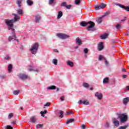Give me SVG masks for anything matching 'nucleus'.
Wrapping results in <instances>:
<instances>
[{"label": "nucleus", "mask_w": 129, "mask_h": 129, "mask_svg": "<svg viewBox=\"0 0 129 129\" xmlns=\"http://www.w3.org/2000/svg\"><path fill=\"white\" fill-rule=\"evenodd\" d=\"M13 15L15 16L14 19H5V22L6 25L8 26V30H12V33L15 35V29L13 28H14V23L18 22L20 18L19 15H16V14H13Z\"/></svg>", "instance_id": "f257e3e1"}, {"label": "nucleus", "mask_w": 129, "mask_h": 129, "mask_svg": "<svg viewBox=\"0 0 129 129\" xmlns=\"http://www.w3.org/2000/svg\"><path fill=\"white\" fill-rule=\"evenodd\" d=\"M118 118H120V122L121 123H124V122H126L127 121V115L125 113L123 114H119Z\"/></svg>", "instance_id": "f03ea898"}, {"label": "nucleus", "mask_w": 129, "mask_h": 129, "mask_svg": "<svg viewBox=\"0 0 129 129\" xmlns=\"http://www.w3.org/2000/svg\"><path fill=\"white\" fill-rule=\"evenodd\" d=\"M38 48H39V44H38V43L36 42L32 45L31 48H30V49L32 54H34V55L37 54Z\"/></svg>", "instance_id": "7ed1b4c3"}, {"label": "nucleus", "mask_w": 129, "mask_h": 129, "mask_svg": "<svg viewBox=\"0 0 129 129\" xmlns=\"http://www.w3.org/2000/svg\"><path fill=\"white\" fill-rule=\"evenodd\" d=\"M95 26V23L92 21L88 22V27H87V30L88 31H95V29L93 28Z\"/></svg>", "instance_id": "20e7f679"}, {"label": "nucleus", "mask_w": 129, "mask_h": 129, "mask_svg": "<svg viewBox=\"0 0 129 129\" xmlns=\"http://www.w3.org/2000/svg\"><path fill=\"white\" fill-rule=\"evenodd\" d=\"M56 36L59 38V39H61L62 40H64V39H67L70 38V36L68 35L64 34L62 33H57Z\"/></svg>", "instance_id": "39448f33"}, {"label": "nucleus", "mask_w": 129, "mask_h": 129, "mask_svg": "<svg viewBox=\"0 0 129 129\" xmlns=\"http://www.w3.org/2000/svg\"><path fill=\"white\" fill-rule=\"evenodd\" d=\"M19 78L20 79H22V80H26V79H30V77L25 74H20L19 75Z\"/></svg>", "instance_id": "423d86ee"}, {"label": "nucleus", "mask_w": 129, "mask_h": 129, "mask_svg": "<svg viewBox=\"0 0 129 129\" xmlns=\"http://www.w3.org/2000/svg\"><path fill=\"white\" fill-rule=\"evenodd\" d=\"M106 6H107L106 4H105L104 3H102L100 5L96 6L95 10H96L97 11L98 10H101V9H104V8H105L106 7Z\"/></svg>", "instance_id": "0eeeda50"}, {"label": "nucleus", "mask_w": 129, "mask_h": 129, "mask_svg": "<svg viewBox=\"0 0 129 129\" xmlns=\"http://www.w3.org/2000/svg\"><path fill=\"white\" fill-rule=\"evenodd\" d=\"M116 6H118V7H119V8H121V9H124L125 11L126 12H129V7L128 6H124V5L119 4H115Z\"/></svg>", "instance_id": "6e6552de"}, {"label": "nucleus", "mask_w": 129, "mask_h": 129, "mask_svg": "<svg viewBox=\"0 0 129 129\" xmlns=\"http://www.w3.org/2000/svg\"><path fill=\"white\" fill-rule=\"evenodd\" d=\"M104 46L103 45V42H100L98 45V51H101L103 50Z\"/></svg>", "instance_id": "1a4fd4ad"}, {"label": "nucleus", "mask_w": 129, "mask_h": 129, "mask_svg": "<svg viewBox=\"0 0 129 129\" xmlns=\"http://www.w3.org/2000/svg\"><path fill=\"white\" fill-rule=\"evenodd\" d=\"M30 122L32 123H36L38 120V118L36 117L35 116H33L30 118Z\"/></svg>", "instance_id": "9d476101"}, {"label": "nucleus", "mask_w": 129, "mask_h": 129, "mask_svg": "<svg viewBox=\"0 0 129 129\" xmlns=\"http://www.w3.org/2000/svg\"><path fill=\"white\" fill-rule=\"evenodd\" d=\"M112 120L113 121V123L115 126H119V121L115 119V118H112Z\"/></svg>", "instance_id": "9b49d317"}, {"label": "nucleus", "mask_w": 129, "mask_h": 129, "mask_svg": "<svg viewBox=\"0 0 129 129\" xmlns=\"http://www.w3.org/2000/svg\"><path fill=\"white\" fill-rule=\"evenodd\" d=\"M95 96L97 97V99H99V100H101V99L103 97V96L102 95V93H99L98 92H96L95 93Z\"/></svg>", "instance_id": "f8f14e48"}, {"label": "nucleus", "mask_w": 129, "mask_h": 129, "mask_svg": "<svg viewBox=\"0 0 129 129\" xmlns=\"http://www.w3.org/2000/svg\"><path fill=\"white\" fill-rule=\"evenodd\" d=\"M76 44H78L79 46H81V45H82V41L81 40L79 37H77L76 39Z\"/></svg>", "instance_id": "ddd939ff"}, {"label": "nucleus", "mask_w": 129, "mask_h": 129, "mask_svg": "<svg viewBox=\"0 0 129 129\" xmlns=\"http://www.w3.org/2000/svg\"><path fill=\"white\" fill-rule=\"evenodd\" d=\"M13 37H14V38H13V37H12V36L9 37V38H8L9 42H11V40H13V39H15V40H16V41H17V42H19V39H16L17 38L16 34H13Z\"/></svg>", "instance_id": "4468645a"}, {"label": "nucleus", "mask_w": 129, "mask_h": 129, "mask_svg": "<svg viewBox=\"0 0 129 129\" xmlns=\"http://www.w3.org/2000/svg\"><path fill=\"white\" fill-rule=\"evenodd\" d=\"M40 20H41V16H40V15L37 14L35 16V22L36 23H39Z\"/></svg>", "instance_id": "2eb2a0df"}, {"label": "nucleus", "mask_w": 129, "mask_h": 129, "mask_svg": "<svg viewBox=\"0 0 129 129\" xmlns=\"http://www.w3.org/2000/svg\"><path fill=\"white\" fill-rule=\"evenodd\" d=\"M102 19H103V16L97 18L96 19L97 23H98V24H101V23H102Z\"/></svg>", "instance_id": "dca6fc26"}, {"label": "nucleus", "mask_w": 129, "mask_h": 129, "mask_svg": "<svg viewBox=\"0 0 129 129\" xmlns=\"http://www.w3.org/2000/svg\"><path fill=\"white\" fill-rule=\"evenodd\" d=\"M80 25L82 27H86V26H88V22L82 21L81 22Z\"/></svg>", "instance_id": "f3484780"}, {"label": "nucleus", "mask_w": 129, "mask_h": 129, "mask_svg": "<svg viewBox=\"0 0 129 129\" xmlns=\"http://www.w3.org/2000/svg\"><path fill=\"white\" fill-rule=\"evenodd\" d=\"M129 102V97L124 98L123 99V103L126 105V103Z\"/></svg>", "instance_id": "a211bd4d"}, {"label": "nucleus", "mask_w": 129, "mask_h": 129, "mask_svg": "<svg viewBox=\"0 0 129 129\" xmlns=\"http://www.w3.org/2000/svg\"><path fill=\"white\" fill-rule=\"evenodd\" d=\"M67 65H68V66H70V67H73L74 66V63H73V61H70L68 60L67 62Z\"/></svg>", "instance_id": "6ab92c4d"}, {"label": "nucleus", "mask_w": 129, "mask_h": 129, "mask_svg": "<svg viewBox=\"0 0 129 129\" xmlns=\"http://www.w3.org/2000/svg\"><path fill=\"white\" fill-rule=\"evenodd\" d=\"M107 36H108V34L107 33H104V34L101 35V39L102 40H105L106 38H107Z\"/></svg>", "instance_id": "aec40b11"}, {"label": "nucleus", "mask_w": 129, "mask_h": 129, "mask_svg": "<svg viewBox=\"0 0 129 129\" xmlns=\"http://www.w3.org/2000/svg\"><path fill=\"white\" fill-rule=\"evenodd\" d=\"M23 0H17L16 4L18 5L19 8H21L22 7V3Z\"/></svg>", "instance_id": "412c9836"}, {"label": "nucleus", "mask_w": 129, "mask_h": 129, "mask_svg": "<svg viewBox=\"0 0 129 129\" xmlns=\"http://www.w3.org/2000/svg\"><path fill=\"white\" fill-rule=\"evenodd\" d=\"M75 119L74 118L70 119L66 121L67 124H69V123H71L72 122H74Z\"/></svg>", "instance_id": "4be33fe9"}, {"label": "nucleus", "mask_w": 129, "mask_h": 129, "mask_svg": "<svg viewBox=\"0 0 129 129\" xmlns=\"http://www.w3.org/2000/svg\"><path fill=\"white\" fill-rule=\"evenodd\" d=\"M63 16V13L62 11H59L58 13L57 19H61V17Z\"/></svg>", "instance_id": "5701e85b"}, {"label": "nucleus", "mask_w": 129, "mask_h": 129, "mask_svg": "<svg viewBox=\"0 0 129 129\" xmlns=\"http://www.w3.org/2000/svg\"><path fill=\"white\" fill-rule=\"evenodd\" d=\"M26 3L28 5V6H33L34 3L33 2V1H31V0H27L26 1Z\"/></svg>", "instance_id": "b1692460"}, {"label": "nucleus", "mask_w": 129, "mask_h": 129, "mask_svg": "<svg viewBox=\"0 0 129 129\" xmlns=\"http://www.w3.org/2000/svg\"><path fill=\"white\" fill-rule=\"evenodd\" d=\"M12 69H13V65L12 64H10L8 65V72L11 73L12 72Z\"/></svg>", "instance_id": "393cba45"}, {"label": "nucleus", "mask_w": 129, "mask_h": 129, "mask_svg": "<svg viewBox=\"0 0 129 129\" xmlns=\"http://www.w3.org/2000/svg\"><path fill=\"white\" fill-rule=\"evenodd\" d=\"M17 12L18 15H23V10L19 9L17 10Z\"/></svg>", "instance_id": "a878e982"}, {"label": "nucleus", "mask_w": 129, "mask_h": 129, "mask_svg": "<svg viewBox=\"0 0 129 129\" xmlns=\"http://www.w3.org/2000/svg\"><path fill=\"white\" fill-rule=\"evenodd\" d=\"M109 81V79L108 78H105L103 80V83H108Z\"/></svg>", "instance_id": "bb28decb"}, {"label": "nucleus", "mask_w": 129, "mask_h": 129, "mask_svg": "<svg viewBox=\"0 0 129 129\" xmlns=\"http://www.w3.org/2000/svg\"><path fill=\"white\" fill-rule=\"evenodd\" d=\"M48 89L50 90H54L56 89V87L55 86H51L48 87Z\"/></svg>", "instance_id": "cd10ccee"}, {"label": "nucleus", "mask_w": 129, "mask_h": 129, "mask_svg": "<svg viewBox=\"0 0 129 129\" xmlns=\"http://www.w3.org/2000/svg\"><path fill=\"white\" fill-rule=\"evenodd\" d=\"M47 110H45L43 112L41 111L40 112L41 116H43L44 117V116H45V115L44 114H46V113H47Z\"/></svg>", "instance_id": "c85d7f7f"}, {"label": "nucleus", "mask_w": 129, "mask_h": 129, "mask_svg": "<svg viewBox=\"0 0 129 129\" xmlns=\"http://www.w3.org/2000/svg\"><path fill=\"white\" fill-rule=\"evenodd\" d=\"M83 104H85V105H88V104H89V101L87 100H84L83 101Z\"/></svg>", "instance_id": "c756f323"}, {"label": "nucleus", "mask_w": 129, "mask_h": 129, "mask_svg": "<svg viewBox=\"0 0 129 129\" xmlns=\"http://www.w3.org/2000/svg\"><path fill=\"white\" fill-rule=\"evenodd\" d=\"M83 86L84 87H85L86 88H88V87H89V84H88V83H84L83 84Z\"/></svg>", "instance_id": "7c9ffc66"}, {"label": "nucleus", "mask_w": 129, "mask_h": 129, "mask_svg": "<svg viewBox=\"0 0 129 129\" xmlns=\"http://www.w3.org/2000/svg\"><path fill=\"white\" fill-rule=\"evenodd\" d=\"M52 63L54 65H57V64L58 63V60H57V59L56 58L53 59L52 60Z\"/></svg>", "instance_id": "2f4dec72"}, {"label": "nucleus", "mask_w": 129, "mask_h": 129, "mask_svg": "<svg viewBox=\"0 0 129 129\" xmlns=\"http://www.w3.org/2000/svg\"><path fill=\"white\" fill-rule=\"evenodd\" d=\"M80 3H81V0H76L75 1V5H77L78 6L80 5Z\"/></svg>", "instance_id": "473e14b6"}, {"label": "nucleus", "mask_w": 129, "mask_h": 129, "mask_svg": "<svg viewBox=\"0 0 129 129\" xmlns=\"http://www.w3.org/2000/svg\"><path fill=\"white\" fill-rule=\"evenodd\" d=\"M116 30H119L120 29H121V25H120L119 24H117L116 25Z\"/></svg>", "instance_id": "72a5a7b5"}, {"label": "nucleus", "mask_w": 129, "mask_h": 129, "mask_svg": "<svg viewBox=\"0 0 129 129\" xmlns=\"http://www.w3.org/2000/svg\"><path fill=\"white\" fill-rule=\"evenodd\" d=\"M20 92V90L14 91L13 94H15V95H18V94H19Z\"/></svg>", "instance_id": "f704fd0d"}, {"label": "nucleus", "mask_w": 129, "mask_h": 129, "mask_svg": "<svg viewBox=\"0 0 129 129\" xmlns=\"http://www.w3.org/2000/svg\"><path fill=\"white\" fill-rule=\"evenodd\" d=\"M43 124H38L36 125L37 128H41V127H43Z\"/></svg>", "instance_id": "c9c22d12"}, {"label": "nucleus", "mask_w": 129, "mask_h": 129, "mask_svg": "<svg viewBox=\"0 0 129 129\" xmlns=\"http://www.w3.org/2000/svg\"><path fill=\"white\" fill-rule=\"evenodd\" d=\"M109 14H110V12H109V11H107V12H105L104 15L102 16L103 18H104V17H105V16H108V15H109Z\"/></svg>", "instance_id": "e433bc0d"}, {"label": "nucleus", "mask_w": 129, "mask_h": 129, "mask_svg": "<svg viewBox=\"0 0 129 129\" xmlns=\"http://www.w3.org/2000/svg\"><path fill=\"white\" fill-rule=\"evenodd\" d=\"M127 128V126L125 125V126H121L118 129H126Z\"/></svg>", "instance_id": "4c0bfd02"}, {"label": "nucleus", "mask_w": 129, "mask_h": 129, "mask_svg": "<svg viewBox=\"0 0 129 129\" xmlns=\"http://www.w3.org/2000/svg\"><path fill=\"white\" fill-rule=\"evenodd\" d=\"M28 70L29 71H34V67L32 66H30L28 68Z\"/></svg>", "instance_id": "58836bf2"}, {"label": "nucleus", "mask_w": 129, "mask_h": 129, "mask_svg": "<svg viewBox=\"0 0 129 129\" xmlns=\"http://www.w3.org/2000/svg\"><path fill=\"white\" fill-rule=\"evenodd\" d=\"M103 59H104V57H103L102 55H100L99 56V61H101V60H103Z\"/></svg>", "instance_id": "ea45409f"}, {"label": "nucleus", "mask_w": 129, "mask_h": 129, "mask_svg": "<svg viewBox=\"0 0 129 129\" xmlns=\"http://www.w3.org/2000/svg\"><path fill=\"white\" fill-rule=\"evenodd\" d=\"M13 116H14V113H10L9 114L8 118L10 119V118H11L12 117H13Z\"/></svg>", "instance_id": "a19ab883"}, {"label": "nucleus", "mask_w": 129, "mask_h": 129, "mask_svg": "<svg viewBox=\"0 0 129 129\" xmlns=\"http://www.w3.org/2000/svg\"><path fill=\"white\" fill-rule=\"evenodd\" d=\"M50 105H51V103L50 102H47L46 103L44 106V108H45V107H46V106H50Z\"/></svg>", "instance_id": "79ce46f5"}, {"label": "nucleus", "mask_w": 129, "mask_h": 129, "mask_svg": "<svg viewBox=\"0 0 129 129\" xmlns=\"http://www.w3.org/2000/svg\"><path fill=\"white\" fill-rule=\"evenodd\" d=\"M71 7H72V5H67V6H66V8L68 9V10H70V9H71Z\"/></svg>", "instance_id": "37998d69"}, {"label": "nucleus", "mask_w": 129, "mask_h": 129, "mask_svg": "<svg viewBox=\"0 0 129 129\" xmlns=\"http://www.w3.org/2000/svg\"><path fill=\"white\" fill-rule=\"evenodd\" d=\"M67 6V5L66 2H63V3H61V7H66Z\"/></svg>", "instance_id": "c03bdc74"}, {"label": "nucleus", "mask_w": 129, "mask_h": 129, "mask_svg": "<svg viewBox=\"0 0 129 129\" xmlns=\"http://www.w3.org/2000/svg\"><path fill=\"white\" fill-rule=\"evenodd\" d=\"M60 115L59 116V117H61V118L63 117V113H64V112H63V111H60Z\"/></svg>", "instance_id": "a18cd8bd"}, {"label": "nucleus", "mask_w": 129, "mask_h": 129, "mask_svg": "<svg viewBox=\"0 0 129 129\" xmlns=\"http://www.w3.org/2000/svg\"><path fill=\"white\" fill-rule=\"evenodd\" d=\"M109 124H110L109 122H106L105 124V127H109Z\"/></svg>", "instance_id": "49530a36"}, {"label": "nucleus", "mask_w": 129, "mask_h": 129, "mask_svg": "<svg viewBox=\"0 0 129 129\" xmlns=\"http://www.w3.org/2000/svg\"><path fill=\"white\" fill-rule=\"evenodd\" d=\"M84 52L85 54H87V53H88V49L87 48H85L84 49Z\"/></svg>", "instance_id": "de8ad7c7"}, {"label": "nucleus", "mask_w": 129, "mask_h": 129, "mask_svg": "<svg viewBox=\"0 0 129 129\" xmlns=\"http://www.w3.org/2000/svg\"><path fill=\"white\" fill-rule=\"evenodd\" d=\"M81 129H85L86 128V125H85V124H83L81 126Z\"/></svg>", "instance_id": "09e8293b"}, {"label": "nucleus", "mask_w": 129, "mask_h": 129, "mask_svg": "<svg viewBox=\"0 0 129 129\" xmlns=\"http://www.w3.org/2000/svg\"><path fill=\"white\" fill-rule=\"evenodd\" d=\"M54 1L55 0H49V5H52L54 3Z\"/></svg>", "instance_id": "8fccbe9b"}, {"label": "nucleus", "mask_w": 129, "mask_h": 129, "mask_svg": "<svg viewBox=\"0 0 129 129\" xmlns=\"http://www.w3.org/2000/svg\"><path fill=\"white\" fill-rule=\"evenodd\" d=\"M70 114H72V111H69L67 113L66 115H69Z\"/></svg>", "instance_id": "3c124183"}, {"label": "nucleus", "mask_w": 129, "mask_h": 129, "mask_svg": "<svg viewBox=\"0 0 129 129\" xmlns=\"http://www.w3.org/2000/svg\"><path fill=\"white\" fill-rule=\"evenodd\" d=\"M14 128L11 125H7L6 129H13Z\"/></svg>", "instance_id": "603ef678"}, {"label": "nucleus", "mask_w": 129, "mask_h": 129, "mask_svg": "<svg viewBox=\"0 0 129 129\" xmlns=\"http://www.w3.org/2000/svg\"><path fill=\"white\" fill-rule=\"evenodd\" d=\"M65 99V97H64V96H62L60 97V100H61V101H64Z\"/></svg>", "instance_id": "864d4df0"}, {"label": "nucleus", "mask_w": 129, "mask_h": 129, "mask_svg": "<svg viewBox=\"0 0 129 129\" xmlns=\"http://www.w3.org/2000/svg\"><path fill=\"white\" fill-rule=\"evenodd\" d=\"M121 71L122 72H126V70H125L124 68H122Z\"/></svg>", "instance_id": "5fc2aeb1"}, {"label": "nucleus", "mask_w": 129, "mask_h": 129, "mask_svg": "<svg viewBox=\"0 0 129 129\" xmlns=\"http://www.w3.org/2000/svg\"><path fill=\"white\" fill-rule=\"evenodd\" d=\"M78 103H79L80 104H82V103L83 104V101H82L81 100H80L78 101Z\"/></svg>", "instance_id": "6e6d98bb"}, {"label": "nucleus", "mask_w": 129, "mask_h": 129, "mask_svg": "<svg viewBox=\"0 0 129 129\" xmlns=\"http://www.w3.org/2000/svg\"><path fill=\"white\" fill-rule=\"evenodd\" d=\"M53 51L55 53H59V51L57 49H54Z\"/></svg>", "instance_id": "4d7b16f0"}, {"label": "nucleus", "mask_w": 129, "mask_h": 129, "mask_svg": "<svg viewBox=\"0 0 129 129\" xmlns=\"http://www.w3.org/2000/svg\"><path fill=\"white\" fill-rule=\"evenodd\" d=\"M105 63L106 65H108V61L106 59H105Z\"/></svg>", "instance_id": "13d9d810"}, {"label": "nucleus", "mask_w": 129, "mask_h": 129, "mask_svg": "<svg viewBox=\"0 0 129 129\" xmlns=\"http://www.w3.org/2000/svg\"><path fill=\"white\" fill-rule=\"evenodd\" d=\"M126 77H127V76H126V75H123L122 76V78H126Z\"/></svg>", "instance_id": "bf43d9fd"}, {"label": "nucleus", "mask_w": 129, "mask_h": 129, "mask_svg": "<svg viewBox=\"0 0 129 129\" xmlns=\"http://www.w3.org/2000/svg\"><path fill=\"white\" fill-rule=\"evenodd\" d=\"M127 18L126 17H124V19L121 20V22H124L125 20H126Z\"/></svg>", "instance_id": "052dcab7"}, {"label": "nucleus", "mask_w": 129, "mask_h": 129, "mask_svg": "<svg viewBox=\"0 0 129 129\" xmlns=\"http://www.w3.org/2000/svg\"><path fill=\"white\" fill-rule=\"evenodd\" d=\"M11 123H12L13 124H14V123H16V121H12L11 122Z\"/></svg>", "instance_id": "680f3d73"}, {"label": "nucleus", "mask_w": 129, "mask_h": 129, "mask_svg": "<svg viewBox=\"0 0 129 129\" xmlns=\"http://www.w3.org/2000/svg\"><path fill=\"white\" fill-rule=\"evenodd\" d=\"M6 59L9 60L10 59V57L8 56L7 57H5Z\"/></svg>", "instance_id": "e2e57ef3"}, {"label": "nucleus", "mask_w": 129, "mask_h": 129, "mask_svg": "<svg viewBox=\"0 0 129 129\" xmlns=\"http://www.w3.org/2000/svg\"><path fill=\"white\" fill-rule=\"evenodd\" d=\"M126 88L127 89H128V90L129 91V86H126Z\"/></svg>", "instance_id": "0e129e2a"}, {"label": "nucleus", "mask_w": 129, "mask_h": 129, "mask_svg": "<svg viewBox=\"0 0 129 129\" xmlns=\"http://www.w3.org/2000/svg\"><path fill=\"white\" fill-rule=\"evenodd\" d=\"M60 90L59 89V88H56V91H59Z\"/></svg>", "instance_id": "69168bd1"}, {"label": "nucleus", "mask_w": 129, "mask_h": 129, "mask_svg": "<svg viewBox=\"0 0 129 129\" xmlns=\"http://www.w3.org/2000/svg\"><path fill=\"white\" fill-rule=\"evenodd\" d=\"M78 46H77L76 47H75V49H78Z\"/></svg>", "instance_id": "338daca9"}, {"label": "nucleus", "mask_w": 129, "mask_h": 129, "mask_svg": "<svg viewBox=\"0 0 129 129\" xmlns=\"http://www.w3.org/2000/svg\"><path fill=\"white\" fill-rule=\"evenodd\" d=\"M90 90H93V88H91Z\"/></svg>", "instance_id": "774afa93"}]
</instances>
